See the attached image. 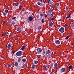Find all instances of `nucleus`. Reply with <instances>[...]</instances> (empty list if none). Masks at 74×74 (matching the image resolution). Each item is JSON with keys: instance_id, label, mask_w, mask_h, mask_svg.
<instances>
[{"instance_id": "obj_25", "label": "nucleus", "mask_w": 74, "mask_h": 74, "mask_svg": "<svg viewBox=\"0 0 74 74\" xmlns=\"http://www.w3.org/2000/svg\"><path fill=\"white\" fill-rule=\"evenodd\" d=\"M22 61L23 62H25L26 61V60L25 59H22Z\"/></svg>"}, {"instance_id": "obj_31", "label": "nucleus", "mask_w": 74, "mask_h": 74, "mask_svg": "<svg viewBox=\"0 0 74 74\" xmlns=\"http://www.w3.org/2000/svg\"><path fill=\"white\" fill-rule=\"evenodd\" d=\"M70 37V35H69L68 36H67L65 38V39H68Z\"/></svg>"}, {"instance_id": "obj_10", "label": "nucleus", "mask_w": 74, "mask_h": 74, "mask_svg": "<svg viewBox=\"0 0 74 74\" xmlns=\"http://www.w3.org/2000/svg\"><path fill=\"white\" fill-rule=\"evenodd\" d=\"M58 65L57 63H56L54 64V66L55 68H57L58 67Z\"/></svg>"}, {"instance_id": "obj_30", "label": "nucleus", "mask_w": 74, "mask_h": 74, "mask_svg": "<svg viewBox=\"0 0 74 74\" xmlns=\"http://www.w3.org/2000/svg\"><path fill=\"white\" fill-rule=\"evenodd\" d=\"M41 29V26H39L38 27V29L40 30Z\"/></svg>"}, {"instance_id": "obj_38", "label": "nucleus", "mask_w": 74, "mask_h": 74, "mask_svg": "<svg viewBox=\"0 0 74 74\" xmlns=\"http://www.w3.org/2000/svg\"><path fill=\"white\" fill-rule=\"evenodd\" d=\"M56 5H57V6H58H58L59 5V3H56Z\"/></svg>"}, {"instance_id": "obj_53", "label": "nucleus", "mask_w": 74, "mask_h": 74, "mask_svg": "<svg viewBox=\"0 0 74 74\" xmlns=\"http://www.w3.org/2000/svg\"><path fill=\"white\" fill-rule=\"evenodd\" d=\"M71 45H73V43H72Z\"/></svg>"}, {"instance_id": "obj_14", "label": "nucleus", "mask_w": 74, "mask_h": 74, "mask_svg": "<svg viewBox=\"0 0 74 74\" xmlns=\"http://www.w3.org/2000/svg\"><path fill=\"white\" fill-rule=\"evenodd\" d=\"M15 22L13 21L11 22V25H15Z\"/></svg>"}, {"instance_id": "obj_36", "label": "nucleus", "mask_w": 74, "mask_h": 74, "mask_svg": "<svg viewBox=\"0 0 74 74\" xmlns=\"http://www.w3.org/2000/svg\"><path fill=\"white\" fill-rule=\"evenodd\" d=\"M5 12H6V13H7L8 12V10H5Z\"/></svg>"}, {"instance_id": "obj_47", "label": "nucleus", "mask_w": 74, "mask_h": 74, "mask_svg": "<svg viewBox=\"0 0 74 74\" xmlns=\"http://www.w3.org/2000/svg\"><path fill=\"white\" fill-rule=\"evenodd\" d=\"M53 52H52V56H53Z\"/></svg>"}, {"instance_id": "obj_24", "label": "nucleus", "mask_w": 74, "mask_h": 74, "mask_svg": "<svg viewBox=\"0 0 74 74\" xmlns=\"http://www.w3.org/2000/svg\"><path fill=\"white\" fill-rule=\"evenodd\" d=\"M70 15H71V14H69V16L66 17V19H67L68 18H70Z\"/></svg>"}, {"instance_id": "obj_3", "label": "nucleus", "mask_w": 74, "mask_h": 74, "mask_svg": "<svg viewBox=\"0 0 74 74\" xmlns=\"http://www.w3.org/2000/svg\"><path fill=\"white\" fill-rule=\"evenodd\" d=\"M59 31L60 32L62 33H63L64 32V28L63 27H61V28L59 29Z\"/></svg>"}, {"instance_id": "obj_5", "label": "nucleus", "mask_w": 74, "mask_h": 74, "mask_svg": "<svg viewBox=\"0 0 74 74\" xmlns=\"http://www.w3.org/2000/svg\"><path fill=\"white\" fill-rule=\"evenodd\" d=\"M55 42L56 44L58 45V44H60V41L59 40H57L55 41Z\"/></svg>"}, {"instance_id": "obj_7", "label": "nucleus", "mask_w": 74, "mask_h": 74, "mask_svg": "<svg viewBox=\"0 0 74 74\" xmlns=\"http://www.w3.org/2000/svg\"><path fill=\"white\" fill-rule=\"evenodd\" d=\"M0 59L1 60H4V56H0Z\"/></svg>"}, {"instance_id": "obj_20", "label": "nucleus", "mask_w": 74, "mask_h": 74, "mask_svg": "<svg viewBox=\"0 0 74 74\" xmlns=\"http://www.w3.org/2000/svg\"><path fill=\"white\" fill-rule=\"evenodd\" d=\"M32 70H34V68H35V66L33 65L32 66Z\"/></svg>"}, {"instance_id": "obj_41", "label": "nucleus", "mask_w": 74, "mask_h": 74, "mask_svg": "<svg viewBox=\"0 0 74 74\" xmlns=\"http://www.w3.org/2000/svg\"><path fill=\"white\" fill-rule=\"evenodd\" d=\"M68 25H67V24H65V27H68Z\"/></svg>"}, {"instance_id": "obj_54", "label": "nucleus", "mask_w": 74, "mask_h": 74, "mask_svg": "<svg viewBox=\"0 0 74 74\" xmlns=\"http://www.w3.org/2000/svg\"><path fill=\"white\" fill-rule=\"evenodd\" d=\"M0 49H1V48H0Z\"/></svg>"}, {"instance_id": "obj_33", "label": "nucleus", "mask_w": 74, "mask_h": 74, "mask_svg": "<svg viewBox=\"0 0 74 74\" xmlns=\"http://www.w3.org/2000/svg\"><path fill=\"white\" fill-rule=\"evenodd\" d=\"M37 4L39 5H41V3H40V2H38V3Z\"/></svg>"}, {"instance_id": "obj_51", "label": "nucleus", "mask_w": 74, "mask_h": 74, "mask_svg": "<svg viewBox=\"0 0 74 74\" xmlns=\"http://www.w3.org/2000/svg\"><path fill=\"white\" fill-rule=\"evenodd\" d=\"M51 1V0H49L48 2V3H49V1Z\"/></svg>"}, {"instance_id": "obj_15", "label": "nucleus", "mask_w": 74, "mask_h": 74, "mask_svg": "<svg viewBox=\"0 0 74 74\" xmlns=\"http://www.w3.org/2000/svg\"><path fill=\"white\" fill-rule=\"evenodd\" d=\"M52 11H53V10H52V9H50V10H49L48 11V12L49 13L50 12H52Z\"/></svg>"}, {"instance_id": "obj_28", "label": "nucleus", "mask_w": 74, "mask_h": 74, "mask_svg": "<svg viewBox=\"0 0 74 74\" xmlns=\"http://www.w3.org/2000/svg\"><path fill=\"white\" fill-rule=\"evenodd\" d=\"M18 4H19L17 2H16L15 4V5H16V6H18Z\"/></svg>"}, {"instance_id": "obj_37", "label": "nucleus", "mask_w": 74, "mask_h": 74, "mask_svg": "<svg viewBox=\"0 0 74 74\" xmlns=\"http://www.w3.org/2000/svg\"><path fill=\"white\" fill-rule=\"evenodd\" d=\"M8 67H11V64H8Z\"/></svg>"}, {"instance_id": "obj_52", "label": "nucleus", "mask_w": 74, "mask_h": 74, "mask_svg": "<svg viewBox=\"0 0 74 74\" xmlns=\"http://www.w3.org/2000/svg\"><path fill=\"white\" fill-rule=\"evenodd\" d=\"M27 12H25V14H27Z\"/></svg>"}, {"instance_id": "obj_22", "label": "nucleus", "mask_w": 74, "mask_h": 74, "mask_svg": "<svg viewBox=\"0 0 74 74\" xmlns=\"http://www.w3.org/2000/svg\"><path fill=\"white\" fill-rule=\"evenodd\" d=\"M71 27H73V26H74V22H73L71 23Z\"/></svg>"}, {"instance_id": "obj_8", "label": "nucleus", "mask_w": 74, "mask_h": 74, "mask_svg": "<svg viewBox=\"0 0 74 74\" xmlns=\"http://www.w3.org/2000/svg\"><path fill=\"white\" fill-rule=\"evenodd\" d=\"M49 26H52V25H53V23H52V22H50L49 23Z\"/></svg>"}, {"instance_id": "obj_32", "label": "nucleus", "mask_w": 74, "mask_h": 74, "mask_svg": "<svg viewBox=\"0 0 74 74\" xmlns=\"http://www.w3.org/2000/svg\"><path fill=\"white\" fill-rule=\"evenodd\" d=\"M25 66H26V65H25V64L23 65V66H22V68H25Z\"/></svg>"}, {"instance_id": "obj_43", "label": "nucleus", "mask_w": 74, "mask_h": 74, "mask_svg": "<svg viewBox=\"0 0 74 74\" xmlns=\"http://www.w3.org/2000/svg\"><path fill=\"white\" fill-rule=\"evenodd\" d=\"M5 21H3L2 22V23L3 24L4 23H5Z\"/></svg>"}, {"instance_id": "obj_18", "label": "nucleus", "mask_w": 74, "mask_h": 74, "mask_svg": "<svg viewBox=\"0 0 74 74\" xmlns=\"http://www.w3.org/2000/svg\"><path fill=\"white\" fill-rule=\"evenodd\" d=\"M6 14H7L6 13L4 12H2V15H3V16H5V15H6Z\"/></svg>"}, {"instance_id": "obj_19", "label": "nucleus", "mask_w": 74, "mask_h": 74, "mask_svg": "<svg viewBox=\"0 0 74 74\" xmlns=\"http://www.w3.org/2000/svg\"><path fill=\"white\" fill-rule=\"evenodd\" d=\"M41 22L42 23H44V22H45V21L44 20V19H42L41 20Z\"/></svg>"}, {"instance_id": "obj_1", "label": "nucleus", "mask_w": 74, "mask_h": 74, "mask_svg": "<svg viewBox=\"0 0 74 74\" xmlns=\"http://www.w3.org/2000/svg\"><path fill=\"white\" fill-rule=\"evenodd\" d=\"M23 52L21 51H19L16 53V56H21L22 55Z\"/></svg>"}, {"instance_id": "obj_12", "label": "nucleus", "mask_w": 74, "mask_h": 74, "mask_svg": "<svg viewBox=\"0 0 74 74\" xmlns=\"http://www.w3.org/2000/svg\"><path fill=\"white\" fill-rule=\"evenodd\" d=\"M25 47L24 46H23L21 48V50H22L23 51H24V50H25Z\"/></svg>"}, {"instance_id": "obj_21", "label": "nucleus", "mask_w": 74, "mask_h": 74, "mask_svg": "<svg viewBox=\"0 0 74 74\" xmlns=\"http://www.w3.org/2000/svg\"><path fill=\"white\" fill-rule=\"evenodd\" d=\"M54 14V12H52L51 15L50 16H51V17H52V16H53Z\"/></svg>"}, {"instance_id": "obj_11", "label": "nucleus", "mask_w": 74, "mask_h": 74, "mask_svg": "<svg viewBox=\"0 0 74 74\" xmlns=\"http://www.w3.org/2000/svg\"><path fill=\"white\" fill-rule=\"evenodd\" d=\"M22 59V57H19L18 58V62H20V61Z\"/></svg>"}, {"instance_id": "obj_23", "label": "nucleus", "mask_w": 74, "mask_h": 74, "mask_svg": "<svg viewBox=\"0 0 74 74\" xmlns=\"http://www.w3.org/2000/svg\"><path fill=\"white\" fill-rule=\"evenodd\" d=\"M72 67V66L71 65H70L68 67V69H71V68Z\"/></svg>"}, {"instance_id": "obj_29", "label": "nucleus", "mask_w": 74, "mask_h": 74, "mask_svg": "<svg viewBox=\"0 0 74 74\" xmlns=\"http://www.w3.org/2000/svg\"><path fill=\"white\" fill-rule=\"evenodd\" d=\"M17 31H19L20 30H21V28L19 27L17 29Z\"/></svg>"}, {"instance_id": "obj_45", "label": "nucleus", "mask_w": 74, "mask_h": 74, "mask_svg": "<svg viewBox=\"0 0 74 74\" xmlns=\"http://www.w3.org/2000/svg\"><path fill=\"white\" fill-rule=\"evenodd\" d=\"M16 18V17H14L12 18V19H15Z\"/></svg>"}, {"instance_id": "obj_17", "label": "nucleus", "mask_w": 74, "mask_h": 74, "mask_svg": "<svg viewBox=\"0 0 74 74\" xmlns=\"http://www.w3.org/2000/svg\"><path fill=\"white\" fill-rule=\"evenodd\" d=\"M14 63V64L15 66H18V64L17 63V62H15Z\"/></svg>"}, {"instance_id": "obj_4", "label": "nucleus", "mask_w": 74, "mask_h": 74, "mask_svg": "<svg viewBox=\"0 0 74 74\" xmlns=\"http://www.w3.org/2000/svg\"><path fill=\"white\" fill-rule=\"evenodd\" d=\"M67 70V68H62L61 69V70L62 72H65V71Z\"/></svg>"}, {"instance_id": "obj_46", "label": "nucleus", "mask_w": 74, "mask_h": 74, "mask_svg": "<svg viewBox=\"0 0 74 74\" xmlns=\"http://www.w3.org/2000/svg\"><path fill=\"white\" fill-rule=\"evenodd\" d=\"M43 67H44V68H46V66H45V65H44L43 66Z\"/></svg>"}, {"instance_id": "obj_50", "label": "nucleus", "mask_w": 74, "mask_h": 74, "mask_svg": "<svg viewBox=\"0 0 74 74\" xmlns=\"http://www.w3.org/2000/svg\"><path fill=\"white\" fill-rule=\"evenodd\" d=\"M9 23H11V22H10V21H9Z\"/></svg>"}, {"instance_id": "obj_13", "label": "nucleus", "mask_w": 74, "mask_h": 74, "mask_svg": "<svg viewBox=\"0 0 74 74\" xmlns=\"http://www.w3.org/2000/svg\"><path fill=\"white\" fill-rule=\"evenodd\" d=\"M50 50H49L46 52V54H49L50 53Z\"/></svg>"}, {"instance_id": "obj_44", "label": "nucleus", "mask_w": 74, "mask_h": 74, "mask_svg": "<svg viewBox=\"0 0 74 74\" xmlns=\"http://www.w3.org/2000/svg\"><path fill=\"white\" fill-rule=\"evenodd\" d=\"M51 21H53V20H54V18H52L51 19Z\"/></svg>"}, {"instance_id": "obj_40", "label": "nucleus", "mask_w": 74, "mask_h": 74, "mask_svg": "<svg viewBox=\"0 0 74 74\" xmlns=\"http://www.w3.org/2000/svg\"><path fill=\"white\" fill-rule=\"evenodd\" d=\"M9 34L8 32H6L5 33V34H6V35H7V36Z\"/></svg>"}, {"instance_id": "obj_42", "label": "nucleus", "mask_w": 74, "mask_h": 74, "mask_svg": "<svg viewBox=\"0 0 74 74\" xmlns=\"http://www.w3.org/2000/svg\"><path fill=\"white\" fill-rule=\"evenodd\" d=\"M42 6H43V5H44V4H43V3H41L40 4Z\"/></svg>"}, {"instance_id": "obj_27", "label": "nucleus", "mask_w": 74, "mask_h": 74, "mask_svg": "<svg viewBox=\"0 0 74 74\" xmlns=\"http://www.w3.org/2000/svg\"><path fill=\"white\" fill-rule=\"evenodd\" d=\"M50 4H51V5H54V3H53L52 2H50Z\"/></svg>"}, {"instance_id": "obj_39", "label": "nucleus", "mask_w": 74, "mask_h": 74, "mask_svg": "<svg viewBox=\"0 0 74 74\" xmlns=\"http://www.w3.org/2000/svg\"><path fill=\"white\" fill-rule=\"evenodd\" d=\"M36 17L37 18H39V15H38V14L37 15H36Z\"/></svg>"}, {"instance_id": "obj_26", "label": "nucleus", "mask_w": 74, "mask_h": 74, "mask_svg": "<svg viewBox=\"0 0 74 74\" xmlns=\"http://www.w3.org/2000/svg\"><path fill=\"white\" fill-rule=\"evenodd\" d=\"M45 51L44 50H43L42 51L43 55H45Z\"/></svg>"}, {"instance_id": "obj_9", "label": "nucleus", "mask_w": 74, "mask_h": 74, "mask_svg": "<svg viewBox=\"0 0 74 74\" xmlns=\"http://www.w3.org/2000/svg\"><path fill=\"white\" fill-rule=\"evenodd\" d=\"M33 19V18H32L31 16H30L29 18V20L30 21H32Z\"/></svg>"}, {"instance_id": "obj_35", "label": "nucleus", "mask_w": 74, "mask_h": 74, "mask_svg": "<svg viewBox=\"0 0 74 74\" xmlns=\"http://www.w3.org/2000/svg\"><path fill=\"white\" fill-rule=\"evenodd\" d=\"M44 14H42L41 13L40 14V16H44Z\"/></svg>"}, {"instance_id": "obj_48", "label": "nucleus", "mask_w": 74, "mask_h": 74, "mask_svg": "<svg viewBox=\"0 0 74 74\" xmlns=\"http://www.w3.org/2000/svg\"><path fill=\"white\" fill-rule=\"evenodd\" d=\"M45 18H46V17H47V15H46L45 16Z\"/></svg>"}, {"instance_id": "obj_2", "label": "nucleus", "mask_w": 74, "mask_h": 74, "mask_svg": "<svg viewBox=\"0 0 74 74\" xmlns=\"http://www.w3.org/2000/svg\"><path fill=\"white\" fill-rule=\"evenodd\" d=\"M42 52V50L40 48H38L37 49V53L38 54H40V53H41Z\"/></svg>"}, {"instance_id": "obj_16", "label": "nucleus", "mask_w": 74, "mask_h": 74, "mask_svg": "<svg viewBox=\"0 0 74 74\" xmlns=\"http://www.w3.org/2000/svg\"><path fill=\"white\" fill-rule=\"evenodd\" d=\"M34 64H37L38 63V61H35L34 62Z\"/></svg>"}, {"instance_id": "obj_6", "label": "nucleus", "mask_w": 74, "mask_h": 74, "mask_svg": "<svg viewBox=\"0 0 74 74\" xmlns=\"http://www.w3.org/2000/svg\"><path fill=\"white\" fill-rule=\"evenodd\" d=\"M11 46H12L11 43H9L7 47L8 49H10L11 47Z\"/></svg>"}, {"instance_id": "obj_34", "label": "nucleus", "mask_w": 74, "mask_h": 74, "mask_svg": "<svg viewBox=\"0 0 74 74\" xmlns=\"http://www.w3.org/2000/svg\"><path fill=\"white\" fill-rule=\"evenodd\" d=\"M22 6H21L19 7V9L20 10H21V9H22Z\"/></svg>"}, {"instance_id": "obj_49", "label": "nucleus", "mask_w": 74, "mask_h": 74, "mask_svg": "<svg viewBox=\"0 0 74 74\" xmlns=\"http://www.w3.org/2000/svg\"><path fill=\"white\" fill-rule=\"evenodd\" d=\"M2 36H4V34H2Z\"/></svg>"}]
</instances>
